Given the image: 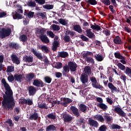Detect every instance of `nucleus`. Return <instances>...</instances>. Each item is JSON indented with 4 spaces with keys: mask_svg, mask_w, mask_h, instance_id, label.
<instances>
[{
    "mask_svg": "<svg viewBox=\"0 0 131 131\" xmlns=\"http://www.w3.org/2000/svg\"><path fill=\"white\" fill-rule=\"evenodd\" d=\"M1 82L3 84L5 91V94H3V100L2 101V107L5 110L7 111H11L14 109L15 107V99H14V95H13V91L11 89V86L9 83L6 81V79L3 78Z\"/></svg>",
    "mask_w": 131,
    "mask_h": 131,
    "instance_id": "obj_1",
    "label": "nucleus"
},
{
    "mask_svg": "<svg viewBox=\"0 0 131 131\" xmlns=\"http://www.w3.org/2000/svg\"><path fill=\"white\" fill-rule=\"evenodd\" d=\"M46 29L41 28L38 29L37 32L38 34H39V38L42 42H45V43H49L50 42V40L46 34Z\"/></svg>",
    "mask_w": 131,
    "mask_h": 131,
    "instance_id": "obj_2",
    "label": "nucleus"
},
{
    "mask_svg": "<svg viewBox=\"0 0 131 131\" xmlns=\"http://www.w3.org/2000/svg\"><path fill=\"white\" fill-rule=\"evenodd\" d=\"M12 33V29L10 28H3L0 30V38L3 39L11 35Z\"/></svg>",
    "mask_w": 131,
    "mask_h": 131,
    "instance_id": "obj_3",
    "label": "nucleus"
},
{
    "mask_svg": "<svg viewBox=\"0 0 131 131\" xmlns=\"http://www.w3.org/2000/svg\"><path fill=\"white\" fill-rule=\"evenodd\" d=\"M94 53L92 52L87 51L85 53L82 54V58L87 62V63H91L92 65L95 64V60H94V58L89 57V56H93Z\"/></svg>",
    "mask_w": 131,
    "mask_h": 131,
    "instance_id": "obj_4",
    "label": "nucleus"
},
{
    "mask_svg": "<svg viewBox=\"0 0 131 131\" xmlns=\"http://www.w3.org/2000/svg\"><path fill=\"white\" fill-rule=\"evenodd\" d=\"M110 82L107 84V86L108 89L111 91L112 93H119L120 90L119 88L117 89L115 85L112 83L113 82L114 79L112 78V77L110 76L108 78Z\"/></svg>",
    "mask_w": 131,
    "mask_h": 131,
    "instance_id": "obj_5",
    "label": "nucleus"
},
{
    "mask_svg": "<svg viewBox=\"0 0 131 131\" xmlns=\"http://www.w3.org/2000/svg\"><path fill=\"white\" fill-rule=\"evenodd\" d=\"M90 80L92 82V85L93 88H94V89L100 90V91H104V90H105L104 86H102L101 84L98 82V81H97V79H96V77H91Z\"/></svg>",
    "mask_w": 131,
    "mask_h": 131,
    "instance_id": "obj_6",
    "label": "nucleus"
},
{
    "mask_svg": "<svg viewBox=\"0 0 131 131\" xmlns=\"http://www.w3.org/2000/svg\"><path fill=\"white\" fill-rule=\"evenodd\" d=\"M68 65L71 72H75L77 70V64L74 61H69Z\"/></svg>",
    "mask_w": 131,
    "mask_h": 131,
    "instance_id": "obj_7",
    "label": "nucleus"
},
{
    "mask_svg": "<svg viewBox=\"0 0 131 131\" xmlns=\"http://www.w3.org/2000/svg\"><path fill=\"white\" fill-rule=\"evenodd\" d=\"M114 111L115 113H117V114H118L120 116H122V117H125L126 116V114L124 113L123 110H122L121 107L117 106L115 107Z\"/></svg>",
    "mask_w": 131,
    "mask_h": 131,
    "instance_id": "obj_8",
    "label": "nucleus"
},
{
    "mask_svg": "<svg viewBox=\"0 0 131 131\" xmlns=\"http://www.w3.org/2000/svg\"><path fill=\"white\" fill-rule=\"evenodd\" d=\"M80 80L83 84H85L89 82V76L86 74L83 73L81 74L80 77Z\"/></svg>",
    "mask_w": 131,
    "mask_h": 131,
    "instance_id": "obj_9",
    "label": "nucleus"
},
{
    "mask_svg": "<svg viewBox=\"0 0 131 131\" xmlns=\"http://www.w3.org/2000/svg\"><path fill=\"white\" fill-rule=\"evenodd\" d=\"M78 108L80 113H86L88 112V106L83 103L79 104Z\"/></svg>",
    "mask_w": 131,
    "mask_h": 131,
    "instance_id": "obj_10",
    "label": "nucleus"
},
{
    "mask_svg": "<svg viewBox=\"0 0 131 131\" xmlns=\"http://www.w3.org/2000/svg\"><path fill=\"white\" fill-rule=\"evenodd\" d=\"M33 85L34 86H37V88H43V82L41 80L36 79L33 80Z\"/></svg>",
    "mask_w": 131,
    "mask_h": 131,
    "instance_id": "obj_11",
    "label": "nucleus"
},
{
    "mask_svg": "<svg viewBox=\"0 0 131 131\" xmlns=\"http://www.w3.org/2000/svg\"><path fill=\"white\" fill-rule=\"evenodd\" d=\"M71 110L74 116H76V117H79L80 114L79 113V110L77 108V107L74 106H72L71 107Z\"/></svg>",
    "mask_w": 131,
    "mask_h": 131,
    "instance_id": "obj_12",
    "label": "nucleus"
},
{
    "mask_svg": "<svg viewBox=\"0 0 131 131\" xmlns=\"http://www.w3.org/2000/svg\"><path fill=\"white\" fill-rule=\"evenodd\" d=\"M29 96H34L36 94V89L34 86H30L28 87Z\"/></svg>",
    "mask_w": 131,
    "mask_h": 131,
    "instance_id": "obj_13",
    "label": "nucleus"
},
{
    "mask_svg": "<svg viewBox=\"0 0 131 131\" xmlns=\"http://www.w3.org/2000/svg\"><path fill=\"white\" fill-rule=\"evenodd\" d=\"M88 122L90 126H93V127H98V126H99V123L98 121L93 120L91 118H89Z\"/></svg>",
    "mask_w": 131,
    "mask_h": 131,
    "instance_id": "obj_14",
    "label": "nucleus"
},
{
    "mask_svg": "<svg viewBox=\"0 0 131 131\" xmlns=\"http://www.w3.org/2000/svg\"><path fill=\"white\" fill-rule=\"evenodd\" d=\"M62 118H63L64 122H70L73 119V117L67 114H62Z\"/></svg>",
    "mask_w": 131,
    "mask_h": 131,
    "instance_id": "obj_15",
    "label": "nucleus"
},
{
    "mask_svg": "<svg viewBox=\"0 0 131 131\" xmlns=\"http://www.w3.org/2000/svg\"><path fill=\"white\" fill-rule=\"evenodd\" d=\"M31 52L37 59H39V60H42L43 57L41 53L37 52V51L33 48L31 49Z\"/></svg>",
    "mask_w": 131,
    "mask_h": 131,
    "instance_id": "obj_16",
    "label": "nucleus"
},
{
    "mask_svg": "<svg viewBox=\"0 0 131 131\" xmlns=\"http://www.w3.org/2000/svg\"><path fill=\"white\" fill-rule=\"evenodd\" d=\"M86 32V35L89 37V38H96V35H95V33H93L92 32V29H87L85 31Z\"/></svg>",
    "mask_w": 131,
    "mask_h": 131,
    "instance_id": "obj_17",
    "label": "nucleus"
},
{
    "mask_svg": "<svg viewBox=\"0 0 131 131\" xmlns=\"http://www.w3.org/2000/svg\"><path fill=\"white\" fill-rule=\"evenodd\" d=\"M23 60L24 61V62L27 63H32V62H33V56L31 55H25L23 58Z\"/></svg>",
    "mask_w": 131,
    "mask_h": 131,
    "instance_id": "obj_18",
    "label": "nucleus"
},
{
    "mask_svg": "<svg viewBox=\"0 0 131 131\" xmlns=\"http://www.w3.org/2000/svg\"><path fill=\"white\" fill-rule=\"evenodd\" d=\"M70 103H72L71 99L66 97L63 98L62 106H64V107H67L68 104H70Z\"/></svg>",
    "mask_w": 131,
    "mask_h": 131,
    "instance_id": "obj_19",
    "label": "nucleus"
},
{
    "mask_svg": "<svg viewBox=\"0 0 131 131\" xmlns=\"http://www.w3.org/2000/svg\"><path fill=\"white\" fill-rule=\"evenodd\" d=\"M36 77V76L35 75V74H34V73H29L26 75V77L27 78V81H28V82H30V81H31V80H32L33 78Z\"/></svg>",
    "mask_w": 131,
    "mask_h": 131,
    "instance_id": "obj_20",
    "label": "nucleus"
},
{
    "mask_svg": "<svg viewBox=\"0 0 131 131\" xmlns=\"http://www.w3.org/2000/svg\"><path fill=\"white\" fill-rule=\"evenodd\" d=\"M69 71H70V69L68 64H66V66H63L62 71V73L63 76H66L67 74L69 73Z\"/></svg>",
    "mask_w": 131,
    "mask_h": 131,
    "instance_id": "obj_21",
    "label": "nucleus"
},
{
    "mask_svg": "<svg viewBox=\"0 0 131 131\" xmlns=\"http://www.w3.org/2000/svg\"><path fill=\"white\" fill-rule=\"evenodd\" d=\"M23 76H24V74H15L14 75V79L16 81H19V82H21L22 80L23 79Z\"/></svg>",
    "mask_w": 131,
    "mask_h": 131,
    "instance_id": "obj_22",
    "label": "nucleus"
},
{
    "mask_svg": "<svg viewBox=\"0 0 131 131\" xmlns=\"http://www.w3.org/2000/svg\"><path fill=\"white\" fill-rule=\"evenodd\" d=\"M29 119L30 120H37L38 119V113L36 112V111L35 110L34 112V113L30 115V116L29 118Z\"/></svg>",
    "mask_w": 131,
    "mask_h": 131,
    "instance_id": "obj_23",
    "label": "nucleus"
},
{
    "mask_svg": "<svg viewBox=\"0 0 131 131\" xmlns=\"http://www.w3.org/2000/svg\"><path fill=\"white\" fill-rule=\"evenodd\" d=\"M68 56H69L68 52L65 51L58 52L57 57L58 58H67Z\"/></svg>",
    "mask_w": 131,
    "mask_h": 131,
    "instance_id": "obj_24",
    "label": "nucleus"
},
{
    "mask_svg": "<svg viewBox=\"0 0 131 131\" xmlns=\"http://www.w3.org/2000/svg\"><path fill=\"white\" fill-rule=\"evenodd\" d=\"M73 30L78 32V33H80L81 34L82 33V29H81V27L79 25H75L73 26Z\"/></svg>",
    "mask_w": 131,
    "mask_h": 131,
    "instance_id": "obj_25",
    "label": "nucleus"
},
{
    "mask_svg": "<svg viewBox=\"0 0 131 131\" xmlns=\"http://www.w3.org/2000/svg\"><path fill=\"white\" fill-rule=\"evenodd\" d=\"M11 60L13 63H15L16 65H19L20 63V60L18 58V56H16L15 54H12L11 55Z\"/></svg>",
    "mask_w": 131,
    "mask_h": 131,
    "instance_id": "obj_26",
    "label": "nucleus"
},
{
    "mask_svg": "<svg viewBox=\"0 0 131 131\" xmlns=\"http://www.w3.org/2000/svg\"><path fill=\"white\" fill-rule=\"evenodd\" d=\"M113 41L116 45H122V43H123V42L121 40V38H120L119 36H116L114 38Z\"/></svg>",
    "mask_w": 131,
    "mask_h": 131,
    "instance_id": "obj_27",
    "label": "nucleus"
},
{
    "mask_svg": "<svg viewBox=\"0 0 131 131\" xmlns=\"http://www.w3.org/2000/svg\"><path fill=\"white\" fill-rule=\"evenodd\" d=\"M8 47L11 49H14V50H18V49H19V44L15 42H10L9 43Z\"/></svg>",
    "mask_w": 131,
    "mask_h": 131,
    "instance_id": "obj_28",
    "label": "nucleus"
},
{
    "mask_svg": "<svg viewBox=\"0 0 131 131\" xmlns=\"http://www.w3.org/2000/svg\"><path fill=\"white\" fill-rule=\"evenodd\" d=\"M103 117H104V118L105 120V122H106V123H111V122L112 121V120H113L112 117H111L108 115H104Z\"/></svg>",
    "mask_w": 131,
    "mask_h": 131,
    "instance_id": "obj_29",
    "label": "nucleus"
},
{
    "mask_svg": "<svg viewBox=\"0 0 131 131\" xmlns=\"http://www.w3.org/2000/svg\"><path fill=\"white\" fill-rule=\"evenodd\" d=\"M97 107H99L101 109H102L103 111H106L107 109L108 108V106L107 105H106L105 103H103L102 102L101 103H98L97 105Z\"/></svg>",
    "mask_w": 131,
    "mask_h": 131,
    "instance_id": "obj_30",
    "label": "nucleus"
},
{
    "mask_svg": "<svg viewBox=\"0 0 131 131\" xmlns=\"http://www.w3.org/2000/svg\"><path fill=\"white\" fill-rule=\"evenodd\" d=\"M52 45V51H53V52H56L59 47V42L58 41H54Z\"/></svg>",
    "mask_w": 131,
    "mask_h": 131,
    "instance_id": "obj_31",
    "label": "nucleus"
},
{
    "mask_svg": "<svg viewBox=\"0 0 131 131\" xmlns=\"http://www.w3.org/2000/svg\"><path fill=\"white\" fill-rule=\"evenodd\" d=\"M84 72L88 75H91V74H92V68H91V67L85 66L84 69Z\"/></svg>",
    "mask_w": 131,
    "mask_h": 131,
    "instance_id": "obj_32",
    "label": "nucleus"
},
{
    "mask_svg": "<svg viewBox=\"0 0 131 131\" xmlns=\"http://www.w3.org/2000/svg\"><path fill=\"white\" fill-rule=\"evenodd\" d=\"M95 25L91 24V28L93 30H96V31H100L101 30V27L100 26L94 24Z\"/></svg>",
    "mask_w": 131,
    "mask_h": 131,
    "instance_id": "obj_33",
    "label": "nucleus"
},
{
    "mask_svg": "<svg viewBox=\"0 0 131 131\" xmlns=\"http://www.w3.org/2000/svg\"><path fill=\"white\" fill-rule=\"evenodd\" d=\"M57 127L53 124L48 125L46 128V131H55Z\"/></svg>",
    "mask_w": 131,
    "mask_h": 131,
    "instance_id": "obj_34",
    "label": "nucleus"
},
{
    "mask_svg": "<svg viewBox=\"0 0 131 131\" xmlns=\"http://www.w3.org/2000/svg\"><path fill=\"white\" fill-rule=\"evenodd\" d=\"M28 39V37H27V35L25 34L21 35L19 36V40L20 41H22L23 42H25L26 41H27Z\"/></svg>",
    "mask_w": 131,
    "mask_h": 131,
    "instance_id": "obj_35",
    "label": "nucleus"
},
{
    "mask_svg": "<svg viewBox=\"0 0 131 131\" xmlns=\"http://www.w3.org/2000/svg\"><path fill=\"white\" fill-rule=\"evenodd\" d=\"M94 118H95V119H96L98 121H100V122H103V121H104V118L103 117V116L102 115H96L94 116Z\"/></svg>",
    "mask_w": 131,
    "mask_h": 131,
    "instance_id": "obj_36",
    "label": "nucleus"
},
{
    "mask_svg": "<svg viewBox=\"0 0 131 131\" xmlns=\"http://www.w3.org/2000/svg\"><path fill=\"white\" fill-rule=\"evenodd\" d=\"M47 117L49 118V119H52L53 120H55L56 118H57V116H56V114H53V113H51L50 114H49L47 115Z\"/></svg>",
    "mask_w": 131,
    "mask_h": 131,
    "instance_id": "obj_37",
    "label": "nucleus"
},
{
    "mask_svg": "<svg viewBox=\"0 0 131 131\" xmlns=\"http://www.w3.org/2000/svg\"><path fill=\"white\" fill-rule=\"evenodd\" d=\"M95 58L98 62H102L103 60H104V57L101 55L97 54L96 55H95Z\"/></svg>",
    "mask_w": 131,
    "mask_h": 131,
    "instance_id": "obj_38",
    "label": "nucleus"
},
{
    "mask_svg": "<svg viewBox=\"0 0 131 131\" xmlns=\"http://www.w3.org/2000/svg\"><path fill=\"white\" fill-rule=\"evenodd\" d=\"M59 23L63 26H66V25L68 24V20L65 19L60 18L59 19Z\"/></svg>",
    "mask_w": 131,
    "mask_h": 131,
    "instance_id": "obj_39",
    "label": "nucleus"
},
{
    "mask_svg": "<svg viewBox=\"0 0 131 131\" xmlns=\"http://www.w3.org/2000/svg\"><path fill=\"white\" fill-rule=\"evenodd\" d=\"M41 50L46 54H48L49 52H50V50H49V48H48L45 45L42 46L41 47Z\"/></svg>",
    "mask_w": 131,
    "mask_h": 131,
    "instance_id": "obj_40",
    "label": "nucleus"
},
{
    "mask_svg": "<svg viewBox=\"0 0 131 131\" xmlns=\"http://www.w3.org/2000/svg\"><path fill=\"white\" fill-rule=\"evenodd\" d=\"M44 81L46 83H51L52 82V78L50 76H45L44 77Z\"/></svg>",
    "mask_w": 131,
    "mask_h": 131,
    "instance_id": "obj_41",
    "label": "nucleus"
},
{
    "mask_svg": "<svg viewBox=\"0 0 131 131\" xmlns=\"http://www.w3.org/2000/svg\"><path fill=\"white\" fill-rule=\"evenodd\" d=\"M125 74H126V75H127V76H129V77H130L131 78V69H130V68H129L128 67H126L125 71Z\"/></svg>",
    "mask_w": 131,
    "mask_h": 131,
    "instance_id": "obj_42",
    "label": "nucleus"
},
{
    "mask_svg": "<svg viewBox=\"0 0 131 131\" xmlns=\"http://www.w3.org/2000/svg\"><path fill=\"white\" fill-rule=\"evenodd\" d=\"M114 56L115 57V58H116V59H123V56L121 55V54H120V53H118V52H115L114 53Z\"/></svg>",
    "mask_w": 131,
    "mask_h": 131,
    "instance_id": "obj_43",
    "label": "nucleus"
},
{
    "mask_svg": "<svg viewBox=\"0 0 131 131\" xmlns=\"http://www.w3.org/2000/svg\"><path fill=\"white\" fill-rule=\"evenodd\" d=\"M51 26L53 30H54V31H59V30H60V26L57 25L53 24Z\"/></svg>",
    "mask_w": 131,
    "mask_h": 131,
    "instance_id": "obj_44",
    "label": "nucleus"
},
{
    "mask_svg": "<svg viewBox=\"0 0 131 131\" xmlns=\"http://www.w3.org/2000/svg\"><path fill=\"white\" fill-rule=\"evenodd\" d=\"M87 3L89 5H92V6H96L98 4V2L96 0H88Z\"/></svg>",
    "mask_w": 131,
    "mask_h": 131,
    "instance_id": "obj_45",
    "label": "nucleus"
},
{
    "mask_svg": "<svg viewBox=\"0 0 131 131\" xmlns=\"http://www.w3.org/2000/svg\"><path fill=\"white\" fill-rule=\"evenodd\" d=\"M28 7H31V8H34L36 7V3L35 2L30 1L27 4Z\"/></svg>",
    "mask_w": 131,
    "mask_h": 131,
    "instance_id": "obj_46",
    "label": "nucleus"
},
{
    "mask_svg": "<svg viewBox=\"0 0 131 131\" xmlns=\"http://www.w3.org/2000/svg\"><path fill=\"white\" fill-rule=\"evenodd\" d=\"M44 9H46V10H52L54 8V5H45L43 6Z\"/></svg>",
    "mask_w": 131,
    "mask_h": 131,
    "instance_id": "obj_47",
    "label": "nucleus"
},
{
    "mask_svg": "<svg viewBox=\"0 0 131 131\" xmlns=\"http://www.w3.org/2000/svg\"><path fill=\"white\" fill-rule=\"evenodd\" d=\"M38 107L40 109H48V106H47V104L45 103L38 104Z\"/></svg>",
    "mask_w": 131,
    "mask_h": 131,
    "instance_id": "obj_48",
    "label": "nucleus"
},
{
    "mask_svg": "<svg viewBox=\"0 0 131 131\" xmlns=\"http://www.w3.org/2000/svg\"><path fill=\"white\" fill-rule=\"evenodd\" d=\"M117 66L118 68H119V69H120L121 70H125V66L122 64L121 63L118 62L117 63Z\"/></svg>",
    "mask_w": 131,
    "mask_h": 131,
    "instance_id": "obj_49",
    "label": "nucleus"
},
{
    "mask_svg": "<svg viewBox=\"0 0 131 131\" xmlns=\"http://www.w3.org/2000/svg\"><path fill=\"white\" fill-rule=\"evenodd\" d=\"M63 40H64L65 42H70V40H71V38H70V36L66 35L64 36Z\"/></svg>",
    "mask_w": 131,
    "mask_h": 131,
    "instance_id": "obj_50",
    "label": "nucleus"
},
{
    "mask_svg": "<svg viewBox=\"0 0 131 131\" xmlns=\"http://www.w3.org/2000/svg\"><path fill=\"white\" fill-rule=\"evenodd\" d=\"M80 38L82 39L83 41H86V42H88L89 41V38H88L86 36H84V35H80Z\"/></svg>",
    "mask_w": 131,
    "mask_h": 131,
    "instance_id": "obj_51",
    "label": "nucleus"
},
{
    "mask_svg": "<svg viewBox=\"0 0 131 131\" xmlns=\"http://www.w3.org/2000/svg\"><path fill=\"white\" fill-rule=\"evenodd\" d=\"M14 19H22V15H21L20 14L18 13V12H15V14H14V16H13Z\"/></svg>",
    "mask_w": 131,
    "mask_h": 131,
    "instance_id": "obj_52",
    "label": "nucleus"
},
{
    "mask_svg": "<svg viewBox=\"0 0 131 131\" xmlns=\"http://www.w3.org/2000/svg\"><path fill=\"white\" fill-rule=\"evenodd\" d=\"M63 67V64L61 62L57 63L55 65V68H56V69H61Z\"/></svg>",
    "mask_w": 131,
    "mask_h": 131,
    "instance_id": "obj_53",
    "label": "nucleus"
},
{
    "mask_svg": "<svg viewBox=\"0 0 131 131\" xmlns=\"http://www.w3.org/2000/svg\"><path fill=\"white\" fill-rule=\"evenodd\" d=\"M47 35H49L50 37L51 38H54L55 37V34L52 31H49L47 32Z\"/></svg>",
    "mask_w": 131,
    "mask_h": 131,
    "instance_id": "obj_54",
    "label": "nucleus"
},
{
    "mask_svg": "<svg viewBox=\"0 0 131 131\" xmlns=\"http://www.w3.org/2000/svg\"><path fill=\"white\" fill-rule=\"evenodd\" d=\"M13 71H14V67L13 66L7 67L6 72H9V73H10V72H13Z\"/></svg>",
    "mask_w": 131,
    "mask_h": 131,
    "instance_id": "obj_55",
    "label": "nucleus"
},
{
    "mask_svg": "<svg viewBox=\"0 0 131 131\" xmlns=\"http://www.w3.org/2000/svg\"><path fill=\"white\" fill-rule=\"evenodd\" d=\"M112 129H120L121 127H120V126L118 125V124H113L112 125Z\"/></svg>",
    "mask_w": 131,
    "mask_h": 131,
    "instance_id": "obj_56",
    "label": "nucleus"
},
{
    "mask_svg": "<svg viewBox=\"0 0 131 131\" xmlns=\"http://www.w3.org/2000/svg\"><path fill=\"white\" fill-rule=\"evenodd\" d=\"M27 14L28 18H33V16H34V12L32 11H29L27 13Z\"/></svg>",
    "mask_w": 131,
    "mask_h": 131,
    "instance_id": "obj_57",
    "label": "nucleus"
},
{
    "mask_svg": "<svg viewBox=\"0 0 131 131\" xmlns=\"http://www.w3.org/2000/svg\"><path fill=\"white\" fill-rule=\"evenodd\" d=\"M101 2L106 6H110V5L111 4L110 0H101Z\"/></svg>",
    "mask_w": 131,
    "mask_h": 131,
    "instance_id": "obj_58",
    "label": "nucleus"
},
{
    "mask_svg": "<svg viewBox=\"0 0 131 131\" xmlns=\"http://www.w3.org/2000/svg\"><path fill=\"white\" fill-rule=\"evenodd\" d=\"M35 2L38 5H45L46 4V0H35Z\"/></svg>",
    "mask_w": 131,
    "mask_h": 131,
    "instance_id": "obj_59",
    "label": "nucleus"
},
{
    "mask_svg": "<svg viewBox=\"0 0 131 131\" xmlns=\"http://www.w3.org/2000/svg\"><path fill=\"white\" fill-rule=\"evenodd\" d=\"M8 80L9 81V82H12V81H14V80H15V77L14 76H13V75L9 76L8 77Z\"/></svg>",
    "mask_w": 131,
    "mask_h": 131,
    "instance_id": "obj_60",
    "label": "nucleus"
},
{
    "mask_svg": "<svg viewBox=\"0 0 131 131\" xmlns=\"http://www.w3.org/2000/svg\"><path fill=\"white\" fill-rule=\"evenodd\" d=\"M107 130V127H106V125H101L99 129V130L100 131H106Z\"/></svg>",
    "mask_w": 131,
    "mask_h": 131,
    "instance_id": "obj_61",
    "label": "nucleus"
},
{
    "mask_svg": "<svg viewBox=\"0 0 131 131\" xmlns=\"http://www.w3.org/2000/svg\"><path fill=\"white\" fill-rule=\"evenodd\" d=\"M104 33L106 35V36H109V35L111 34V32L108 29L105 30L104 31Z\"/></svg>",
    "mask_w": 131,
    "mask_h": 131,
    "instance_id": "obj_62",
    "label": "nucleus"
},
{
    "mask_svg": "<svg viewBox=\"0 0 131 131\" xmlns=\"http://www.w3.org/2000/svg\"><path fill=\"white\" fill-rule=\"evenodd\" d=\"M55 75L57 78H60V77H62V73L60 72H55Z\"/></svg>",
    "mask_w": 131,
    "mask_h": 131,
    "instance_id": "obj_63",
    "label": "nucleus"
},
{
    "mask_svg": "<svg viewBox=\"0 0 131 131\" xmlns=\"http://www.w3.org/2000/svg\"><path fill=\"white\" fill-rule=\"evenodd\" d=\"M6 123L9 124V126H14L13 121L11 119H9L8 120L6 121Z\"/></svg>",
    "mask_w": 131,
    "mask_h": 131,
    "instance_id": "obj_64",
    "label": "nucleus"
}]
</instances>
